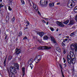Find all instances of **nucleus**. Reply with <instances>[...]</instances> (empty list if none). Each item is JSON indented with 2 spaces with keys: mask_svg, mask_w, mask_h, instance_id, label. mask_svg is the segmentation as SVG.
<instances>
[{
  "mask_svg": "<svg viewBox=\"0 0 77 77\" xmlns=\"http://www.w3.org/2000/svg\"><path fill=\"white\" fill-rule=\"evenodd\" d=\"M70 48L71 51H74V50H75V51H77V44H72L70 45Z\"/></svg>",
  "mask_w": 77,
  "mask_h": 77,
  "instance_id": "1",
  "label": "nucleus"
},
{
  "mask_svg": "<svg viewBox=\"0 0 77 77\" xmlns=\"http://www.w3.org/2000/svg\"><path fill=\"white\" fill-rule=\"evenodd\" d=\"M50 37L51 38V42H53L54 44H55V46H57L58 47H59V45H58V44H57V42H56V39H55L54 37L53 36V35H50Z\"/></svg>",
  "mask_w": 77,
  "mask_h": 77,
  "instance_id": "2",
  "label": "nucleus"
},
{
  "mask_svg": "<svg viewBox=\"0 0 77 77\" xmlns=\"http://www.w3.org/2000/svg\"><path fill=\"white\" fill-rule=\"evenodd\" d=\"M40 3L42 6H47V5H48V1L47 0H41Z\"/></svg>",
  "mask_w": 77,
  "mask_h": 77,
  "instance_id": "3",
  "label": "nucleus"
},
{
  "mask_svg": "<svg viewBox=\"0 0 77 77\" xmlns=\"http://www.w3.org/2000/svg\"><path fill=\"white\" fill-rule=\"evenodd\" d=\"M41 59H42V56L38 55L36 56L35 59V61L36 63H38Z\"/></svg>",
  "mask_w": 77,
  "mask_h": 77,
  "instance_id": "4",
  "label": "nucleus"
},
{
  "mask_svg": "<svg viewBox=\"0 0 77 77\" xmlns=\"http://www.w3.org/2000/svg\"><path fill=\"white\" fill-rule=\"evenodd\" d=\"M74 4H75V2L74 1H72V2L69 1L67 3V6L69 8H71V7H72V5L74 6Z\"/></svg>",
  "mask_w": 77,
  "mask_h": 77,
  "instance_id": "5",
  "label": "nucleus"
},
{
  "mask_svg": "<svg viewBox=\"0 0 77 77\" xmlns=\"http://www.w3.org/2000/svg\"><path fill=\"white\" fill-rule=\"evenodd\" d=\"M67 59L68 63H69V64H71V60L72 59V57L70 56V55H67Z\"/></svg>",
  "mask_w": 77,
  "mask_h": 77,
  "instance_id": "6",
  "label": "nucleus"
},
{
  "mask_svg": "<svg viewBox=\"0 0 77 77\" xmlns=\"http://www.w3.org/2000/svg\"><path fill=\"white\" fill-rule=\"evenodd\" d=\"M50 48H51V47H47L46 46L40 47L39 48V49L40 50H45V49L48 50L49 49H50Z\"/></svg>",
  "mask_w": 77,
  "mask_h": 77,
  "instance_id": "7",
  "label": "nucleus"
},
{
  "mask_svg": "<svg viewBox=\"0 0 77 77\" xmlns=\"http://www.w3.org/2000/svg\"><path fill=\"white\" fill-rule=\"evenodd\" d=\"M21 50L20 49H18V48H16L15 49V52L14 53V54L15 55H18L21 53Z\"/></svg>",
  "mask_w": 77,
  "mask_h": 77,
  "instance_id": "8",
  "label": "nucleus"
},
{
  "mask_svg": "<svg viewBox=\"0 0 77 77\" xmlns=\"http://www.w3.org/2000/svg\"><path fill=\"white\" fill-rule=\"evenodd\" d=\"M33 4V8L34 9L35 11L36 12H37L38 11V7L36 5V4H35L34 3H32Z\"/></svg>",
  "mask_w": 77,
  "mask_h": 77,
  "instance_id": "9",
  "label": "nucleus"
},
{
  "mask_svg": "<svg viewBox=\"0 0 77 77\" xmlns=\"http://www.w3.org/2000/svg\"><path fill=\"white\" fill-rule=\"evenodd\" d=\"M57 25L60 27H64V26H65V25L63 24V23H61L60 22L57 21Z\"/></svg>",
  "mask_w": 77,
  "mask_h": 77,
  "instance_id": "10",
  "label": "nucleus"
},
{
  "mask_svg": "<svg viewBox=\"0 0 77 77\" xmlns=\"http://www.w3.org/2000/svg\"><path fill=\"white\" fill-rule=\"evenodd\" d=\"M33 62V60L32 58L29 59L28 62V63L29 65L32 64Z\"/></svg>",
  "mask_w": 77,
  "mask_h": 77,
  "instance_id": "11",
  "label": "nucleus"
},
{
  "mask_svg": "<svg viewBox=\"0 0 77 77\" xmlns=\"http://www.w3.org/2000/svg\"><path fill=\"white\" fill-rule=\"evenodd\" d=\"M15 69V67L12 66H11L10 67V70L11 72V71H13Z\"/></svg>",
  "mask_w": 77,
  "mask_h": 77,
  "instance_id": "12",
  "label": "nucleus"
},
{
  "mask_svg": "<svg viewBox=\"0 0 77 77\" xmlns=\"http://www.w3.org/2000/svg\"><path fill=\"white\" fill-rule=\"evenodd\" d=\"M75 23V21H74V20H71L70 21L69 24V25H73Z\"/></svg>",
  "mask_w": 77,
  "mask_h": 77,
  "instance_id": "13",
  "label": "nucleus"
},
{
  "mask_svg": "<svg viewBox=\"0 0 77 77\" xmlns=\"http://www.w3.org/2000/svg\"><path fill=\"white\" fill-rule=\"evenodd\" d=\"M71 61V63H72H72H73V64L74 65V64H75V60H74V58H72L71 60H70Z\"/></svg>",
  "mask_w": 77,
  "mask_h": 77,
  "instance_id": "14",
  "label": "nucleus"
},
{
  "mask_svg": "<svg viewBox=\"0 0 77 77\" xmlns=\"http://www.w3.org/2000/svg\"><path fill=\"white\" fill-rule=\"evenodd\" d=\"M11 72L13 74H15L17 73V70H16V69L12 70V71H11Z\"/></svg>",
  "mask_w": 77,
  "mask_h": 77,
  "instance_id": "15",
  "label": "nucleus"
},
{
  "mask_svg": "<svg viewBox=\"0 0 77 77\" xmlns=\"http://www.w3.org/2000/svg\"><path fill=\"white\" fill-rule=\"evenodd\" d=\"M22 71H23V77H24V75H25V68L23 67L22 68Z\"/></svg>",
  "mask_w": 77,
  "mask_h": 77,
  "instance_id": "16",
  "label": "nucleus"
},
{
  "mask_svg": "<svg viewBox=\"0 0 77 77\" xmlns=\"http://www.w3.org/2000/svg\"><path fill=\"white\" fill-rule=\"evenodd\" d=\"M8 74L10 77H15V75H13L12 73H11L9 72H8Z\"/></svg>",
  "mask_w": 77,
  "mask_h": 77,
  "instance_id": "17",
  "label": "nucleus"
},
{
  "mask_svg": "<svg viewBox=\"0 0 77 77\" xmlns=\"http://www.w3.org/2000/svg\"><path fill=\"white\" fill-rule=\"evenodd\" d=\"M62 50L63 51V53L64 54H65L66 53V48H65V47H63Z\"/></svg>",
  "mask_w": 77,
  "mask_h": 77,
  "instance_id": "18",
  "label": "nucleus"
},
{
  "mask_svg": "<svg viewBox=\"0 0 77 77\" xmlns=\"http://www.w3.org/2000/svg\"><path fill=\"white\" fill-rule=\"evenodd\" d=\"M73 51V52L71 51H70L69 52V54H70V56H71V57H73V55H74V51Z\"/></svg>",
  "mask_w": 77,
  "mask_h": 77,
  "instance_id": "19",
  "label": "nucleus"
},
{
  "mask_svg": "<svg viewBox=\"0 0 77 77\" xmlns=\"http://www.w3.org/2000/svg\"><path fill=\"white\" fill-rule=\"evenodd\" d=\"M49 5L50 7H53L54 6V3H50L49 4Z\"/></svg>",
  "mask_w": 77,
  "mask_h": 77,
  "instance_id": "20",
  "label": "nucleus"
},
{
  "mask_svg": "<svg viewBox=\"0 0 77 77\" xmlns=\"http://www.w3.org/2000/svg\"><path fill=\"white\" fill-rule=\"evenodd\" d=\"M48 37L47 36L45 35L43 37V39L44 40H48Z\"/></svg>",
  "mask_w": 77,
  "mask_h": 77,
  "instance_id": "21",
  "label": "nucleus"
},
{
  "mask_svg": "<svg viewBox=\"0 0 77 77\" xmlns=\"http://www.w3.org/2000/svg\"><path fill=\"white\" fill-rule=\"evenodd\" d=\"M57 50L59 52V53H60V52L61 51V49H60V47H57Z\"/></svg>",
  "mask_w": 77,
  "mask_h": 77,
  "instance_id": "22",
  "label": "nucleus"
},
{
  "mask_svg": "<svg viewBox=\"0 0 77 77\" xmlns=\"http://www.w3.org/2000/svg\"><path fill=\"white\" fill-rule=\"evenodd\" d=\"M76 33V32H72L70 34V36H71V37H72V36H74L75 35V34Z\"/></svg>",
  "mask_w": 77,
  "mask_h": 77,
  "instance_id": "23",
  "label": "nucleus"
},
{
  "mask_svg": "<svg viewBox=\"0 0 77 77\" xmlns=\"http://www.w3.org/2000/svg\"><path fill=\"white\" fill-rule=\"evenodd\" d=\"M39 35L41 37H42V36H43L44 35V32H40V34H39Z\"/></svg>",
  "mask_w": 77,
  "mask_h": 77,
  "instance_id": "24",
  "label": "nucleus"
},
{
  "mask_svg": "<svg viewBox=\"0 0 77 77\" xmlns=\"http://www.w3.org/2000/svg\"><path fill=\"white\" fill-rule=\"evenodd\" d=\"M6 57L5 59L4 62V66H6Z\"/></svg>",
  "mask_w": 77,
  "mask_h": 77,
  "instance_id": "25",
  "label": "nucleus"
},
{
  "mask_svg": "<svg viewBox=\"0 0 77 77\" xmlns=\"http://www.w3.org/2000/svg\"><path fill=\"white\" fill-rule=\"evenodd\" d=\"M15 69H19V65L17 64L15 65Z\"/></svg>",
  "mask_w": 77,
  "mask_h": 77,
  "instance_id": "26",
  "label": "nucleus"
},
{
  "mask_svg": "<svg viewBox=\"0 0 77 77\" xmlns=\"http://www.w3.org/2000/svg\"><path fill=\"white\" fill-rule=\"evenodd\" d=\"M69 20H67L66 21H64L63 22V23L64 24H68V23H69Z\"/></svg>",
  "mask_w": 77,
  "mask_h": 77,
  "instance_id": "27",
  "label": "nucleus"
},
{
  "mask_svg": "<svg viewBox=\"0 0 77 77\" xmlns=\"http://www.w3.org/2000/svg\"><path fill=\"white\" fill-rule=\"evenodd\" d=\"M74 11L75 12H77V6L75 7V8L74 9Z\"/></svg>",
  "mask_w": 77,
  "mask_h": 77,
  "instance_id": "28",
  "label": "nucleus"
},
{
  "mask_svg": "<svg viewBox=\"0 0 77 77\" xmlns=\"http://www.w3.org/2000/svg\"><path fill=\"white\" fill-rule=\"evenodd\" d=\"M5 19L6 21H9V16H7L6 17Z\"/></svg>",
  "mask_w": 77,
  "mask_h": 77,
  "instance_id": "29",
  "label": "nucleus"
},
{
  "mask_svg": "<svg viewBox=\"0 0 77 77\" xmlns=\"http://www.w3.org/2000/svg\"><path fill=\"white\" fill-rule=\"evenodd\" d=\"M23 34V33L21 31L18 34V36H22V34Z\"/></svg>",
  "mask_w": 77,
  "mask_h": 77,
  "instance_id": "30",
  "label": "nucleus"
},
{
  "mask_svg": "<svg viewBox=\"0 0 77 77\" xmlns=\"http://www.w3.org/2000/svg\"><path fill=\"white\" fill-rule=\"evenodd\" d=\"M9 60H11L12 59V57L11 56H9L8 58Z\"/></svg>",
  "mask_w": 77,
  "mask_h": 77,
  "instance_id": "31",
  "label": "nucleus"
},
{
  "mask_svg": "<svg viewBox=\"0 0 77 77\" xmlns=\"http://www.w3.org/2000/svg\"><path fill=\"white\" fill-rule=\"evenodd\" d=\"M61 45H62V46H63V47H64L65 46V43H64L62 42L61 43Z\"/></svg>",
  "mask_w": 77,
  "mask_h": 77,
  "instance_id": "32",
  "label": "nucleus"
},
{
  "mask_svg": "<svg viewBox=\"0 0 77 77\" xmlns=\"http://www.w3.org/2000/svg\"><path fill=\"white\" fill-rule=\"evenodd\" d=\"M15 17H13L12 19V21L13 22H14L15 21Z\"/></svg>",
  "mask_w": 77,
  "mask_h": 77,
  "instance_id": "33",
  "label": "nucleus"
},
{
  "mask_svg": "<svg viewBox=\"0 0 77 77\" xmlns=\"http://www.w3.org/2000/svg\"><path fill=\"white\" fill-rule=\"evenodd\" d=\"M50 29H51V31H54V28H53V27H50Z\"/></svg>",
  "mask_w": 77,
  "mask_h": 77,
  "instance_id": "34",
  "label": "nucleus"
},
{
  "mask_svg": "<svg viewBox=\"0 0 77 77\" xmlns=\"http://www.w3.org/2000/svg\"><path fill=\"white\" fill-rule=\"evenodd\" d=\"M0 7L1 8H3V7H4V5H3L2 3L0 4Z\"/></svg>",
  "mask_w": 77,
  "mask_h": 77,
  "instance_id": "35",
  "label": "nucleus"
},
{
  "mask_svg": "<svg viewBox=\"0 0 77 77\" xmlns=\"http://www.w3.org/2000/svg\"><path fill=\"white\" fill-rule=\"evenodd\" d=\"M41 32L39 31H36V33L37 34L39 35V34H40V33Z\"/></svg>",
  "mask_w": 77,
  "mask_h": 77,
  "instance_id": "36",
  "label": "nucleus"
},
{
  "mask_svg": "<svg viewBox=\"0 0 77 77\" xmlns=\"http://www.w3.org/2000/svg\"><path fill=\"white\" fill-rule=\"evenodd\" d=\"M5 36L4 39L5 40H6V39H7V38H8V35L6 34H5Z\"/></svg>",
  "mask_w": 77,
  "mask_h": 77,
  "instance_id": "37",
  "label": "nucleus"
},
{
  "mask_svg": "<svg viewBox=\"0 0 77 77\" xmlns=\"http://www.w3.org/2000/svg\"><path fill=\"white\" fill-rule=\"evenodd\" d=\"M8 10L9 11H12V8H11V7L10 6H8Z\"/></svg>",
  "mask_w": 77,
  "mask_h": 77,
  "instance_id": "38",
  "label": "nucleus"
},
{
  "mask_svg": "<svg viewBox=\"0 0 77 77\" xmlns=\"http://www.w3.org/2000/svg\"><path fill=\"white\" fill-rule=\"evenodd\" d=\"M30 65V67H31V69H32V68H33V64H31Z\"/></svg>",
  "mask_w": 77,
  "mask_h": 77,
  "instance_id": "39",
  "label": "nucleus"
},
{
  "mask_svg": "<svg viewBox=\"0 0 77 77\" xmlns=\"http://www.w3.org/2000/svg\"><path fill=\"white\" fill-rule=\"evenodd\" d=\"M61 73L62 74V75L63 77H65V76L63 75V72H62V69L61 70Z\"/></svg>",
  "mask_w": 77,
  "mask_h": 77,
  "instance_id": "40",
  "label": "nucleus"
},
{
  "mask_svg": "<svg viewBox=\"0 0 77 77\" xmlns=\"http://www.w3.org/2000/svg\"><path fill=\"white\" fill-rule=\"evenodd\" d=\"M63 59L64 60L63 62L64 63H65V62H66V60L65 59V57H63Z\"/></svg>",
  "mask_w": 77,
  "mask_h": 77,
  "instance_id": "41",
  "label": "nucleus"
},
{
  "mask_svg": "<svg viewBox=\"0 0 77 77\" xmlns=\"http://www.w3.org/2000/svg\"><path fill=\"white\" fill-rule=\"evenodd\" d=\"M21 2L23 4H24V1L23 0H20Z\"/></svg>",
  "mask_w": 77,
  "mask_h": 77,
  "instance_id": "42",
  "label": "nucleus"
},
{
  "mask_svg": "<svg viewBox=\"0 0 77 77\" xmlns=\"http://www.w3.org/2000/svg\"><path fill=\"white\" fill-rule=\"evenodd\" d=\"M65 68H66V66H67V64H66V63L64 64Z\"/></svg>",
  "mask_w": 77,
  "mask_h": 77,
  "instance_id": "43",
  "label": "nucleus"
},
{
  "mask_svg": "<svg viewBox=\"0 0 77 77\" xmlns=\"http://www.w3.org/2000/svg\"><path fill=\"white\" fill-rule=\"evenodd\" d=\"M72 72H74L75 71V70H74V68H73L72 69Z\"/></svg>",
  "mask_w": 77,
  "mask_h": 77,
  "instance_id": "44",
  "label": "nucleus"
},
{
  "mask_svg": "<svg viewBox=\"0 0 77 77\" xmlns=\"http://www.w3.org/2000/svg\"><path fill=\"white\" fill-rule=\"evenodd\" d=\"M12 1H12L11 0H9V1H8V2L10 3H11L12 2Z\"/></svg>",
  "mask_w": 77,
  "mask_h": 77,
  "instance_id": "45",
  "label": "nucleus"
},
{
  "mask_svg": "<svg viewBox=\"0 0 77 77\" xmlns=\"http://www.w3.org/2000/svg\"><path fill=\"white\" fill-rule=\"evenodd\" d=\"M44 19L45 20H46V21H48V18H44Z\"/></svg>",
  "mask_w": 77,
  "mask_h": 77,
  "instance_id": "46",
  "label": "nucleus"
},
{
  "mask_svg": "<svg viewBox=\"0 0 77 77\" xmlns=\"http://www.w3.org/2000/svg\"><path fill=\"white\" fill-rule=\"evenodd\" d=\"M27 38L26 37V36H25L23 39V40H24V39H27Z\"/></svg>",
  "mask_w": 77,
  "mask_h": 77,
  "instance_id": "47",
  "label": "nucleus"
},
{
  "mask_svg": "<svg viewBox=\"0 0 77 77\" xmlns=\"http://www.w3.org/2000/svg\"><path fill=\"white\" fill-rule=\"evenodd\" d=\"M42 22L44 23H46V22L44 20H42Z\"/></svg>",
  "mask_w": 77,
  "mask_h": 77,
  "instance_id": "48",
  "label": "nucleus"
},
{
  "mask_svg": "<svg viewBox=\"0 0 77 77\" xmlns=\"http://www.w3.org/2000/svg\"><path fill=\"white\" fill-rule=\"evenodd\" d=\"M72 28V29H75V26H73Z\"/></svg>",
  "mask_w": 77,
  "mask_h": 77,
  "instance_id": "49",
  "label": "nucleus"
},
{
  "mask_svg": "<svg viewBox=\"0 0 77 77\" xmlns=\"http://www.w3.org/2000/svg\"><path fill=\"white\" fill-rule=\"evenodd\" d=\"M26 23L28 25H29V21H26Z\"/></svg>",
  "mask_w": 77,
  "mask_h": 77,
  "instance_id": "50",
  "label": "nucleus"
},
{
  "mask_svg": "<svg viewBox=\"0 0 77 77\" xmlns=\"http://www.w3.org/2000/svg\"><path fill=\"white\" fill-rule=\"evenodd\" d=\"M25 29L24 30H25V29H29V28L28 27H24Z\"/></svg>",
  "mask_w": 77,
  "mask_h": 77,
  "instance_id": "51",
  "label": "nucleus"
},
{
  "mask_svg": "<svg viewBox=\"0 0 77 77\" xmlns=\"http://www.w3.org/2000/svg\"><path fill=\"white\" fill-rule=\"evenodd\" d=\"M66 38H67L68 39L69 38V36H66Z\"/></svg>",
  "mask_w": 77,
  "mask_h": 77,
  "instance_id": "52",
  "label": "nucleus"
},
{
  "mask_svg": "<svg viewBox=\"0 0 77 77\" xmlns=\"http://www.w3.org/2000/svg\"><path fill=\"white\" fill-rule=\"evenodd\" d=\"M59 66H60L61 68H62V65L60 64H59Z\"/></svg>",
  "mask_w": 77,
  "mask_h": 77,
  "instance_id": "53",
  "label": "nucleus"
},
{
  "mask_svg": "<svg viewBox=\"0 0 77 77\" xmlns=\"http://www.w3.org/2000/svg\"><path fill=\"white\" fill-rule=\"evenodd\" d=\"M60 4V2H58V3H57V5H59Z\"/></svg>",
  "mask_w": 77,
  "mask_h": 77,
  "instance_id": "54",
  "label": "nucleus"
},
{
  "mask_svg": "<svg viewBox=\"0 0 77 77\" xmlns=\"http://www.w3.org/2000/svg\"><path fill=\"white\" fill-rule=\"evenodd\" d=\"M65 41H68V39L67 38H66L64 40Z\"/></svg>",
  "mask_w": 77,
  "mask_h": 77,
  "instance_id": "55",
  "label": "nucleus"
},
{
  "mask_svg": "<svg viewBox=\"0 0 77 77\" xmlns=\"http://www.w3.org/2000/svg\"><path fill=\"white\" fill-rule=\"evenodd\" d=\"M48 22H47L46 25H48Z\"/></svg>",
  "mask_w": 77,
  "mask_h": 77,
  "instance_id": "56",
  "label": "nucleus"
},
{
  "mask_svg": "<svg viewBox=\"0 0 77 77\" xmlns=\"http://www.w3.org/2000/svg\"><path fill=\"white\" fill-rule=\"evenodd\" d=\"M29 5L30 6H32V4H31L30 3L29 4Z\"/></svg>",
  "mask_w": 77,
  "mask_h": 77,
  "instance_id": "57",
  "label": "nucleus"
},
{
  "mask_svg": "<svg viewBox=\"0 0 77 77\" xmlns=\"http://www.w3.org/2000/svg\"><path fill=\"white\" fill-rule=\"evenodd\" d=\"M66 41L64 40L63 41V42H65Z\"/></svg>",
  "mask_w": 77,
  "mask_h": 77,
  "instance_id": "58",
  "label": "nucleus"
},
{
  "mask_svg": "<svg viewBox=\"0 0 77 77\" xmlns=\"http://www.w3.org/2000/svg\"><path fill=\"white\" fill-rule=\"evenodd\" d=\"M38 14H40V12H39V11H38Z\"/></svg>",
  "mask_w": 77,
  "mask_h": 77,
  "instance_id": "59",
  "label": "nucleus"
},
{
  "mask_svg": "<svg viewBox=\"0 0 77 77\" xmlns=\"http://www.w3.org/2000/svg\"><path fill=\"white\" fill-rule=\"evenodd\" d=\"M39 42H40V43H41L42 42L41 41H39V40L38 41Z\"/></svg>",
  "mask_w": 77,
  "mask_h": 77,
  "instance_id": "60",
  "label": "nucleus"
},
{
  "mask_svg": "<svg viewBox=\"0 0 77 77\" xmlns=\"http://www.w3.org/2000/svg\"><path fill=\"white\" fill-rule=\"evenodd\" d=\"M2 9L1 8V7H0V12L1 11Z\"/></svg>",
  "mask_w": 77,
  "mask_h": 77,
  "instance_id": "61",
  "label": "nucleus"
},
{
  "mask_svg": "<svg viewBox=\"0 0 77 77\" xmlns=\"http://www.w3.org/2000/svg\"><path fill=\"white\" fill-rule=\"evenodd\" d=\"M59 36H61V34H59Z\"/></svg>",
  "mask_w": 77,
  "mask_h": 77,
  "instance_id": "62",
  "label": "nucleus"
},
{
  "mask_svg": "<svg viewBox=\"0 0 77 77\" xmlns=\"http://www.w3.org/2000/svg\"><path fill=\"white\" fill-rule=\"evenodd\" d=\"M69 41H71V39H69Z\"/></svg>",
  "mask_w": 77,
  "mask_h": 77,
  "instance_id": "63",
  "label": "nucleus"
},
{
  "mask_svg": "<svg viewBox=\"0 0 77 77\" xmlns=\"http://www.w3.org/2000/svg\"><path fill=\"white\" fill-rule=\"evenodd\" d=\"M58 30H59V29H58L56 30V31H57H57H58Z\"/></svg>",
  "mask_w": 77,
  "mask_h": 77,
  "instance_id": "64",
  "label": "nucleus"
}]
</instances>
